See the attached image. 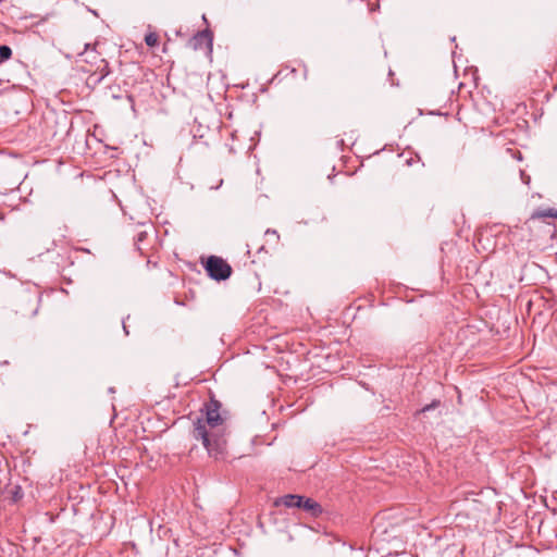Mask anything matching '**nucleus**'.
Here are the masks:
<instances>
[{"instance_id":"ddd939ff","label":"nucleus","mask_w":557,"mask_h":557,"mask_svg":"<svg viewBox=\"0 0 557 557\" xmlns=\"http://www.w3.org/2000/svg\"><path fill=\"white\" fill-rule=\"evenodd\" d=\"M264 249H265V248H264V246L262 245V246H260V247L258 248V251H257V252H258V253H261Z\"/></svg>"},{"instance_id":"1a4fd4ad","label":"nucleus","mask_w":557,"mask_h":557,"mask_svg":"<svg viewBox=\"0 0 557 557\" xmlns=\"http://www.w3.org/2000/svg\"><path fill=\"white\" fill-rule=\"evenodd\" d=\"M102 62L104 63L103 66L99 70V76H97L95 78V83L96 84H99L106 76L109 75L110 73V70H109V65L107 62H104V60H102Z\"/></svg>"},{"instance_id":"20e7f679","label":"nucleus","mask_w":557,"mask_h":557,"mask_svg":"<svg viewBox=\"0 0 557 557\" xmlns=\"http://www.w3.org/2000/svg\"><path fill=\"white\" fill-rule=\"evenodd\" d=\"M299 508L310 513L312 517H319L323 509L322 506L312 498L301 496Z\"/></svg>"},{"instance_id":"f8f14e48","label":"nucleus","mask_w":557,"mask_h":557,"mask_svg":"<svg viewBox=\"0 0 557 557\" xmlns=\"http://www.w3.org/2000/svg\"><path fill=\"white\" fill-rule=\"evenodd\" d=\"M270 234L271 235H275L276 238L278 239V235H277L276 231H274V230H267L265 235H270Z\"/></svg>"},{"instance_id":"f257e3e1","label":"nucleus","mask_w":557,"mask_h":557,"mask_svg":"<svg viewBox=\"0 0 557 557\" xmlns=\"http://www.w3.org/2000/svg\"><path fill=\"white\" fill-rule=\"evenodd\" d=\"M220 404L211 400L206 405L205 417L198 418L194 424L193 436L201 441L209 456L223 458L226 450V424L220 414Z\"/></svg>"},{"instance_id":"9b49d317","label":"nucleus","mask_w":557,"mask_h":557,"mask_svg":"<svg viewBox=\"0 0 557 557\" xmlns=\"http://www.w3.org/2000/svg\"><path fill=\"white\" fill-rule=\"evenodd\" d=\"M147 236L146 232H139L136 237V245H138L139 242H143Z\"/></svg>"},{"instance_id":"7ed1b4c3","label":"nucleus","mask_w":557,"mask_h":557,"mask_svg":"<svg viewBox=\"0 0 557 557\" xmlns=\"http://www.w3.org/2000/svg\"><path fill=\"white\" fill-rule=\"evenodd\" d=\"M212 33L209 29H205L201 32H198L190 40L189 46L194 50H199L203 48H208L209 50L212 49Z\"/></svg>"},{"instance_id":"423d86ee","label":"nucleus","mask_w":557,"mask_h":557,"mask_svg":"<svg viewBox=\"0 0 557 557\" xmlns=\"http://www.w3.org/2000/svg\"><path fill=\"white\" fill-rule=\"evenodd\" d=\"M300 500H301L300 495L288 494V495L281 497L280 500L276 502V504H282L287 508H299Z\"/></svg>"},{"instance_id":"9d476101","label":"nucleus","mask_w":557,"mask_h":557,"mask_svg":"<svg viewBox=\"0 0 557 557\" xmlns=\"http://www.w3.org/2000/svg\"><path fill=\"white\" fill-rule=\"evenodd\" d=\"M440 405V401L438 400H433L431 404L424 406L420 412H426V411H430L434 408H436L437 406Z\"/></svg>"},{"instance_id":"6e6552de","label":"nucleus","mask_w":557,"mask_h":557,"mask_svg":"<svg viewBox=\"0 0 557 557\" xmlns=\"http://www.w3.org/2000/svg\"><path fill=\"white\" fill-rule=\"evenodd\" d=\"M145 42L149 47H156L159 44V37L156 33H148L145 36Z\"/></svg>"},{"instance_id":"f03ea898","label":"nucleus","mask_w":557,"mask_h":557,"mask_svg":"<svg viewBox=\"0 0 557 557\" xmlns=\"http://www.w3.org/2000/svg\"><path fill=\"white\" fill-rule=\"evenodd\" d=\"M201 264L210 278H230L233 273L232 267L219 256L200 258Z\"/></svg>"},{"instance_id":"39448f33","label":"nucleus","mask_w":557,"mask_h":557,"mask_svg":"<svg viewBox=\"0 0 557 557\" xmlns=\"http://www.w3.org/2000/svg\"><path fill=\"white\" fill-rule=\"evenodd\" d=\"M547 218L557 219V210L553 208L536 210L530 216L529 222L534 223L537 220H545Z\"/></svg>"},{"instance_id":"4468645a","label":"nucleus","mask_w":557,"mask_h":557,"mask_svg":"<svg viewBox=\"0 0 557 557\" xmlns=\"http://www.w3.org/2000/svg\"><path fill=\"white\" fill-rule=\"evenodd\" d=\"M123 329H124V332H125L126 334H128V331H127V329H126V325H125V324H123Z\"/></svg>"},{"instance_id":"0eeeda50","label":"nucleus","mask_w":557,"mask_h":557,"mask_svg":"<svg viewBox=\"0 0 557 557\" xmlns=\"http://www.w3.org/2000/svg\"><path fill=\"white\" fill-rule=\"evenodd\" d=\"M12 57V49L7 45L0 46V63L9 60Z\"/></svg>"}]
</instances>
